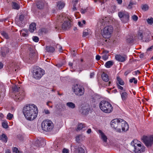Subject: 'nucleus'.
Masks as SVG:
<instances>
[{
	"label": "nucleus",
	"instance_id": "1a4fd4ad",
	"mask_svg": "<svg viewBox=\"0 0 153 153\" xmlns=\"http://www.w3.org/2000/svg\"><path fill=\"white\" fill-rule=\"evenodd\" d=\"M73 89L74 93L76 95L78 96H81L84 94V89L80 85L76 84L74 86Z\"/></svg>",
	"mask_w": 153,
	"mask_h": 153
},
{
	"label": "nucleus",
	"instance_id": "4468645a",
	"mask_svg": "<svg viewBox=\"0 0 153 153\" xmlns=\"http://www.w3.org/2000/svg\"><path fill=\"white\" fill-rule=\"evenodd\" d=\"M71 27V21L68 19L65 21L62 25V28L63 30H66Z\"/></svg>",
	"mask_w": 153,
	"mask_h": 153
},
{
	"label": "nucleus",
	"instance_id": "6e6552de",
	"mask_svg": "<svg viewBox=\"0 0 153 153\" xmlns=\"http://www.w3.org/2000/svg\"><path fill=\"white\" fill-rule=\"evenodd\" d=\"M136 140H134L131 142V145L134 147V152L136 153H140L144 152L145 150L144 146H142L141 144H137L135 143L137 142Z\"/></svg>",
	"mask_w": 153,
	"mask_h": 153
},
{
	"label": "nucleus",
	"instance_id": "ddd939ff",
	"mask_svg": "<svg viewBox=\"0 0 153 153\" xmlns=\"http://www.w3.org/2000/svg\"><path fill=\"white\" fill-rule=\"evenodd\" d=\"M122 122V126H121V131H128L129 129V126L128 123L123 120H121Z\"/></svg>",
	"mask_w": 153,
	"mask_h": 153
},
{
	"label": "nucleus",
	"instance_id": "0e129e2a",
	"mask_svg": "<svg viewBox=\"0 0 153 153\" xmlns=\"http://www.w3.org/2000/svg\"><path fill=\"white\" fill-rule=\"evenodd\" d=\"M144 56V53H142L140 55L139 57L140 59L143 58Z\"/></svg>",
	"mask_w": 153,
	"mask_h": 153
},
{
	"label": "nucleus",
	"instance_id": "7ed1b4c3",
	"mask_svg": "<svg viewBox=\"0 0 153 153\" xmlns=\"http://www.w3.org/2000/svg\"><path fill=\"white\" fill-rule=\"evenodd\" d=\"M41 127L42 130L46 132L51 131L54 126L52 122L48 120H44L42 123Z\"/></svg>",
	"mask_w": 153,
	"mask_h": 153
},
{
	"label": "nucleus",
	"instance_id": "e433bc0d",
	"mask_svg": "<svg viewBox=\"0 0 153 153\" xmlns=\"http://www.w3.org/2000/svg\"><path fill=\"white\" fill-rule=\"evenodd\" d=\"M135 3L132 1L131 0L130 1L129 4L127 7V8L128 9H130L132 8V6Z\"/></svg>",
	"mask_w": 153,
	"mask_h": 153
},
{
	"label": "nucleus",
	"instance_id": "2f4dec72",
	"mask_svg": "<svg viewBox=\"0 0 153 153\" xmlns=\"http://www.w3.org/2000/svg\"><path fill=\"white\" fill-rule=\"evenodd\" d=\"M117 83H118L119 85H124V82L119 76H117Z\"/></svg>",
	"mask_w": 153,
	"mask_h": 153
},
{
	"label": "nucleus",
	"instance_id": "f8f14e48",
	"mask_svg": "<svg viewBox=\"0 0 153 153\" xmlns=\"http://www.w3.org/2000/svg\"><path fill=\"white\" fill-rule=\"evenodd\" d=\"M25 95V93L22 91L15 95L14 100L16 102H19L22 100Z\"/></svg>",
	"mask_w": 153,
	"mask_h": 153
},
{
	"label": "nucleus",
	"instance_id": "c85d7f7f",
	"mask_svg": "<svg viewBox=\"0 0 153 153\" xmlns=\"http://www.w3.org/2000/svg\"><path fill=\"white\" fill-rule=\"evenodd\" d=\"M12 7L14 9L18 10L20 8V6L19 4L15 2H12Z\"/></svg>",
	"mask_w": 153,
	"mask_h": 153
},
{
	"label": "nucleus",
	"instance_id": "c9c22d12",
	"mask_svg": "<svg viewBox=\"0 0 153 153\" xmlns=\"http://www.w3.org/2000/svg\"><path fill=\"white\" fill-rule=\"evenodd\" d=\"M12 90L14 92H19L20 91V88L15 85L12 87Z\"/></svg>",
	"mask_w": 153,
	"mask_h": 153
},
{
	"label": "nucleus",
	"instance_id": "f03ea898",
	"mask_svg": "<svg viewBox=\"0 0 153 153\" xmlns=\"http://www.w3.org/2000/svg\"><path fill=\"white\" fill-rule=\"evenodd\" d=\"M99 106L101 110L106 113H109L113 110V107L111 105L106 101H101L99 103Z\"/></svg>",
	"mask_w": 153,
	"mask_h": 153
},
{
	"label": "nucleus",
	"instance_id": "13d9d810",
	"mask_svg": "<svg viewBox=\"0 0 153 153\" xmlns=\"http://www.w3.org/2000/svg\"><path fill=\"white\" fill-rule=\"evenodd\" d=\"M63 153H69V150L68 149L64 148L62 151Z\"/></svg>",
	"mask_w": 153,
	"mask_h": 153
},
{
	"label": "nucleus",
	"instance_id": "5fc2aeb1",
	"mask_svg": "<svg viewBox=\"0 0 153 153\" xmlns=\"http://www.w3.org/2000/svg\"><path fill=\"white\" fill-rule=\"evenodd\" d=\"M12 149L13 152V153H16V152H17L18 151V148L16 147H13Z\"/></svg>",
	"mask_w": 153,
	"mask_h": 153
},
{
	"label": "nucleus",
	"instance_id": "473e14b6",
	"mask_svg": "<svg viewBox=\"0 0 153 153\" xmlns=\"http://www.w3.org/2000/svg\"><path fill=\"white\" fill-rule=\"evenodd\" d=\"M90 30H85L83 32V36L85 37L90 34Z\"/></svg>",
	"mask_w": 153,
	"mask_h": 153
},
{
	"label": "nucleus",
	"instance_id": "6e6d98bb",
	"mask_svg": "<svg viewBox=\"0 0 153 153\" xmlns=\"http://www.w3.org/2000/svg\"><path fill=\"white\" fill-rule=\"evenodd\" d=\"M1 53L2 55L4 57L5 56L6 54L8 53V52L6 51L5 52L4 51H1Z\"/></svg>",
	"mask_w": 153,
	"mask_h": 153
},
{
	"label": "nucleus",
	"instance_id": "6ab92c4d",
	"mask_svg": "<svg viewBox=\"0 0 153 153\" xmlns=\"http://www.w3.org/2000/svg\"><path fill=\"white\" fill-rule=\"evenodd\" d=\"M20 33L21 36L26 37L28 36L29 32L27 29H23L20 31Z\"/></svg>",
	"mask_w": 153,
	"mask_h": 153
},
{
	"label": "nucleus",
	"instance_id": "cd10ccee",
	"mask_svg": "<svg viewBox=\"0 0 153 153\" xmlns=\"http://www.w3.org/2000/svg\"><path fill=\"white\" fill-rule=\"evenodd\" d=\"M97 41L95 42H97V45L98 46H101L103 45V43L104 41V40L102 39H97Z\"/></svg>",
	"mask_w": 153,
	"mask_h": 153
},
{
	"label": "nucleus",
	"instance_id": "a19ab883",
	"mask_svg": "<svg viewBox=\"0 0 153 153\" xmlns=\"http://www.w3.org/2000/svg\"><path fill=\"white\" fill-rule=\"evenodd\" d=\"M39 142L40 146H43L45 145V142L44 139H42L41 140H39Z\"/></svg>",
	"mask_w": 153,
	"mask_h": 153
},
{
	"label": "nucleus",
	"instance_id": "2eb2a0df",
	"mask_svg": "<svg viewBox=\"0 0 153 153\" xmlns=\"http://www.w3.org/2000/svg\"><path fill=\"white\" fill-rule=\"evenodd\" d=\"M97 133L100 135V136L101 137V139L103 142L105 143L106 142H107V138L104 133L100 130H98Z\"/></svg>",
	"mask_w": 153,
	"mask_h": 153
},
{
	"label": "nucleus",
	"instance_id": "4c0bfd02",
	"mask_svg": "<svg viewBox=\"0 0 153 153\" xmlns=\"http://www.w3.org/2000/svg\"><path fill=\"white\" fill-rule=\"evenodd\" d=\"M55 51V48H45V52H47L49 53H52Z\"/></svg>",
	"mask_w": 153,
	"mask_h": 153
},
{
	"label": "nucleus",
	"instance_id": "774afa93",
	"mask_svg": "<svg viewBox=\"0 0 153 153\" xmlns=\"http://www.w3.org/2000/svg\"><path fill=\"white\" fill-rule=\"evenodd\" d=\"M86 12V9H82L81 10V12L82 14H84Z\"/></svg>",
	"mask_w": 153,
	"mask_h": 153
},
{
	"label": "nucleus",
	"instance_id": "680f3d73",
	"mask_svg": "<svg viewBox=\"0 0 153 153\" xmlns=\"http://www.w3.org/2000/svg\"><path fill=\"white\" fill-rule=\"evenodd\" d=\"M130 72V71L129 70H127L125 72L124 75L125 76H127Z\"/></svg>",
	"mask_w": 153,
	"mask_h": 153
},
{
	"label": "nucleus",
	"instance_id": "8fccbe9b",
	"mask_svg": "<svg viewBox=\"0 0 153 153\" xmlns=\"http://www.w3.org/2000/svg\"><path fill=\"white\" fill-rule=\"evenodd\" d=\"M106 22L105 21V20L104 19H102V20H100L99 21V23H101V25H105L106 24Z\"/></svg>",
	"mask_w": 153,
	"mask_h": 153
},
{
	"label": "nucleus",
	"instance_id": "338daca9",
	"mask_svg": "<svg viewBox=\"0 0 153 153\" xmlns=\"http://www.w3.org/2000/svg\"><path fill=\"white\" fill-rule=\"evenodd\" d=\"M100 56L99 55H97L96 56V59L97 60H99L100 58Z\"/></svg>",
	"mask_w": 153,
	"mask_h": 153
},
{
	"label": "nucleus",
	"instance_id": "5701e85b",
	"mask_svg": "<svg viewBox=\"0 0 153 153\" xmlns=\"http://www.w3.org/2000/svg\"><path fill=\"white\" fill-rule=\"evenodd\" d=\"M36 29V24L35 23H32L30 24L29 28V30L30 32L31 33L33 32Z\"/></svg>",
	"mask_w": 153,
	"mask_h": 153
},
{
	"label": "nucleus",
	"instance_id": "423d86ee",
	"mask_svg": "<svg viewBox=\"0 0 153 153\" xmlns=\"http://www.w3.org/2000/svg\"><path fill=\"white\" fill-rule=\"evenodd\" d=\"M44 74V71L37 66L33 70V77L36 79H39Z\"/></svg>",
	"mask_w": 153,
	"mask_h": 153
},
{
	"label": "nucleus",
	"instance_id": "a878e982",
	"mask_svg": "<svg viewBox=\"0 0 153 153\" xmlns=\"http://www.w3.org/2000/svg\"><path fill=\"white\" fill-rule=\"evenodd\" d=\"M66 105L70 108L73 109L75 107V105L72 102H69L66 104Z\"/></svg>",
	"mask_w": 153,
	"mask_h": 153
},
{
	"label": "nucleus",
	"instance_id": "dca6fc26",
	"mask_svg": "<svg viewBox=\"0 0 153 153\" xmlns=\"http://www.w3.org/2000/svg\"><path fill=\"white\" fill-rule=\"evenodd\" d=\"M29 59H33L34 57L36 54V51L35 48H29Z\"/></svg>",
	"mask_w": 153,
	"mask_h": 153
},
{
	"label": "nucleus",
	"instance_id": "bf43d9fd",
	"mask_svg": "<svg viewBox=\"0 0 153 153\" xmlns=\"http://www.w3.org/2000/svg\"><path fill=\"white\" fill-rule=\"evenodd\" d=\"M117 87L119 89L122 90H123L125 91V90H124L123 87L120 85H118L117 84Z\"/></svg>",
	"mask_w": 153,
	"mask_h": 153
},
{
	"label": "nucleus",
	"instance_id": "9d476101",
	"mask_svg": "<svg viewBox=\"0 0 153 153\" xmlns=\"http://www.w3.org/2000/svg\"><path fill=\"white\" fill-rule=\"evenodd\" d=\"M137 36L139 40L141 42H148L150 39L149 38V35L147 33H143L142 30H140L138 33Z\"/></svg>",
	"mask_w": 153,
	"mask_h": 153
},
{
	"label": "nucleus",
	"instance_id": "a18cd8bd",
	"mask_svg": "<svg viewBox=\"0 0 153 153\" xmlns=\"http://www.w3.org/2000/svg\"><path fill=\"white\" fill-rule=\"evenodd\" d=\"M78 153H85V150L82 147H78Z\"/></svg>",
	"mask_w": 153,
	"mask_h": 153
},
{
	"label": "nucleus",
	"instance_id": "3c124183",
	"mask_svg": "<svg viewBox=\"0 0 153 153\" xmlns=\"http://www.w3.org/2000/svg\"><path fill=\"white\" fill-rule=\"evenodd\" d=\"M39 140H37L34 143V145L37 147H40L39 143Z\"/></svg>",
	"mask_w": 153,
	"mask_h": 153
},
{
	"label": "nucleus",
	"instance_id": "72a5a7b5",
	"mask_svg": "<svg viewBox=\"0 0 153 153\" xmlns=\"http://www.w3.org/2000/svg\"><path fill=\"white\" fill-rule=\"evenodd\" d=\"M1 34L2 36L7 39L9 38V37L7 33L4 31H1Z\"/></svg>",
	"mask_w": 153,
	"mask_h": 153
},
{
	"label": "nucleus",
	"instance_id": "bb28decb",
	"mask_svg": "<svg viewBox=\"0 0 153 153\" xmlns=\"http://www.w3.org/2000/svg\"><path fill=\"white\" fill-rule=\"evenodd\" d=\"M65 5V3L62 1H59L57 4V6L59 9H61L63 8Z\"/></svg>",
	"mask_w": 153,
	"mask_h": 153
},
{
	"label": "nucleus",
	"instance_id": "864d4df0",
	"mask_svg": "<svg viewBox=\"0 0 153 153\" xmlns=\"http://www.w3.org/2000/svg\"><path fill=\"white\" fill-rule=\"evenodd\" d=\"M18 137L19 139L21 140H22L24 139V137L22 135L19 134L18 135Z\"/></svg>",
	"mask_w": 153,
	"mask_h": 153
},
{
	"label": "nucleus",
	"instance_id": "9b49d317",
	"mask_svg": "<svg viewBox=\"0 0 153 153\" xmlns=\"http://www.w3.org/2000/svg\"><path fill=\"white\" fill-rule=\"evenodd\" d=\"M145 145L147 147L150 146L153 143V136L149 137L143 136L142 139Z\"/></svg>",
	"mask_w": 153,
	"mask_h": 153
},
{
	"label": "nucleus",
	"instance_id": "f704fd0d",
	"mask_svg": "<svg viewBox=\"0 0 153 153\" xmlns=\"http://www.w3.org/2000/svg\"><path fill=\"white\" fill-rule=\"evenodd\" d=\"M141 8L143 10L146 11L149 9V7L147 4H143L142 5Z\"/></svg>",
	"mask_w": 153,
	"mask_h": 153
},
{
	"label": "nucleus",
	"instance_id": "37998d69",
	"mask_svg": "<svg viewBox=\"0 0 153 153\" xmlns=\"http://www.w3.org/2000/svg\"><path fill=\"white\" fill-rule=\"evenodd\" d=\"M59 105L61 106V110H65L66 109V107L65 106V105L64 104H62V103H59V104L58 105Z\"/></svg>",
	"mask_w": 153,
	"mask_h": 153
},
{
	"label": "nucleus",
	"instance_id": "a211bd4d",
	"mask_svg": "<svg viewBox=\"0 0 153 153\" xmlns=\"http://www.w3.org/2000/svg\"><path fill=\"white\" fill-rule=\"evenodd\" d=\"M24 19V16L23 15H21L19 17V20L18 21H16L17 25L19 26H23V22Z\"/></svg>",
	"mask_w": 153,
	"mask_h": 153
},
{
	"label": "nucleus",
	"instance_id": "b1692460",
	"mask_svg": "<svg viewBox=\"0 0 153 153\" xmlns=\"http://www.w3.org/2000/svg\"><path fill=\"white\" fill-rule=\"evenodd\" d=\"M44 0L39 1L37 2L36 4L37 8L39 9H42L44 5Z\"/></svg>",
	"mask_w": 153,
	"mask_h": 153
},
{
	"label": "nucleus",
	"instance_id": "7c9ffc66",
	"mask_svg": "<svg viewBox=\"0 0 153 153\" xmlns=\"http://www.w3.org/2000/svg\"><path fill=\"white\" fill-rule=\"evenodd\" d=\"M1 138V140L5 143H6L7 142V137L5 134H2Z\"/></svg>",
	"mask_w": 153,
	"mask_h": 153
},
{
	"label": "nucleus",
	"instance_id": "052dcab7",
	"mask_svg": "<svg viewBox=\"0 0 153 153\" xmlns=\"http://www.w3.org/2000/svg\"><path fill=\"white\" fill-rule=\"evenodd\" d=\"M76 3H75L73 5V9H72L73 11H75L76 10V8L75 6H76V3H77V1H76Z\"/></svg>",
	"mask_w": 153,
	"mask_h": 153
},
{
	"label": "nucleus",
	"instance_id": "393cba45",
	"mask_svg": "<svg viewBox=\"0 0 153 153\" xmlns=\"http://www.w3.org/2000/svg\"><path fill=\"white\" fill-rule=\"evenodd\" d=\"M101 77L102 79L105 82H107L109 80L108 76V75L103 72L101 75Z\"/></svg>",
	"mask_w": 153,
	"mask_h": 153
},
{
	"label": "nucleus",
	"instance_id": "79ce46f5",
	"mask_svg": "<svg viewBox=\"0 0 153 153\" xmlns=\"http://www.w3.org/2000/svg\"><path fill=\"white\" fill-rule=\"evenodd\" d=\"M74 49V48H71V54L73 56H75L76 54V51Z\"/></svg>",
	"mask_w": 153,
	"mask_h": 153
},
{
	"label": "nucleus",
	"instance_id": "c03bdc74",
	"mask_svg": "<svg viewBox=\"0 0 153 153\" xmlns=\"http://www.w3.org/2000/svg\"><path fill=\"white\" fill-rule=\"evenodd\" d=\"M134 81V83L135 84H136L137 83V80L134 77H133L132 79H130L129 80V82L130 83H132Z\"/></svg>",
	"mask_w": 153,
	"mask_h": 153
},
{
	"label": "nucleus",
	"instance_id": "4d7b16f0",
	"mask_svg": "<svg viewBox=\"0 0 153 153\" xmlns=\"http://www.w3.org/2000/svg\"><path fill=\"white\" fill-rule=\"evenodd\" d=\"M64 17H63V16L59 15L58 17V19L59 20L61 21L62 20H63Z\"/></svg>",
	"mask_w": 153,
	"mask_h": 153
},
{
	"label": "nucleus",
	"instance_id": "69168bd1",
	"mask_svg": "<svg viewBox=\"0 0 153 153\" xmlns=\"http://www.w3.org/2000/svg\"><path fill=\"white\" fill-rule=\"evenodd\" d=\"M78 25L81 27H82L83 26L82 23L81 22H78Z\"/></svg>",
	"mask_w": 153,
	"mask_h": 153
},
{
	"label": "nucleus",
	"instance_id": "c756f323",
	"mask_svg": "<svg viewBox=\"0 0 153 153\" xmlns=\"http://www.w3.org/2000/svg\"><path fill=\"white\" fill-rule=\"evenodd\" d=\"M113 64V62L111 61L107 62L105 64V65L107 68H110Z\"/></svg>",
	"mask_w": 153,
	"mask_h": 153
},
{
	"label": "nucleus",
	"instance_id": "20e7f679",
	"mask_svg": "<svg viewBox=\"0 0 153 153\" xmlns=\"http://www.w3.org/2000/svg\"><path fill=\"white\" fill-rule=\"evenodd\" d=\"M121 119H115L113 120L111 122V127L113 128L116 131L120 132L121 131V126L122 124V122H121Z\"/></svg>",
	"mask_w": 153,
	"mask_h": 153
},
{
	"label": "nucleus",
	"instance_id": "603ef678",
	"mask_svg": "<svg viewBox=\"0 0 153 153\" xmlns=\"http://www.w3.org/2000/svg\"><path fill=\"white\" fill-rule=\"evenodd\" d=\"M132 18L134 21H136L137 20L138 18L137 16L135 15H134L132 16Z\"/></svg>",
	"mask_w": 153,
	"mask_h": 153
},
{
	"label": "nucleus",
	"instance_id": "aec40b11",
	"mask_svg": "<svg viewBox=\"0 0 153 153\" xmlns=\"http://www.w3.org/2000/svg\"><path fill=\"white\" fill-rule=\"evenodd\" d=\"M80 111L82 114L86 115L88 113V110L87 106H83L81 108Z\"/></svg>",
	"mask_w": 153,
	"mask_h": 153
},
{
	"label": "nucleus",
	"instance_id": "4be33fe9",
	"mask_svg": "<svg viewBox=\"0 0 153 153\" xmlns=\"http://www.w3.org/2000/svg\"><path fill=\"white\" fill-rule=\"evenodd\" d=\"M135 40L134 39L133 36L131 35H129L126 38V41L129 43L134 42Z\"/></svg>",
	"mask_w": 153,
	"mask_h": 153
},
{
	"label": "nucleus",
	"instance_id": "e2e57ef3",
	"mask_svg": "<svg viewBox=\"0 0 153 153\" xmlns=\"http://www.w3.org/2000/svg\"><path fill=\"white\" fill-rule=\"evenodd\" d=\"M63 65L62 63H59L56 65V66L59 68H60L62 67Z\"/></svg>",
	"mask_w": 153,
	"mask_h": 153
},
{
	"label": "nucleus",
	"instance_id": "49530a36",
	"mask_svg": "<svg viewBox=\"0 0 153 153\" xmlns=\"http://www.w3.org/2000/svg\"><path fill=\"white\" fill-rule=\"evenodd\" d=\"M13 117V115L10 113H8L7 115V118L8 120H11Z\"/></svg>",
	"mask_w": 153,
	"mask_h": 153
},
{
	"label": "nucleus",
	"instance_id": "09e8293b",
	"mask_svg": "<svg viewBox=\"0 0 153 153\" xmlns=\"http://www.w3.org/2000/svg\"><path fill=\"white\" fill-rule=\"evenodd\" d=\"M33 41L35 42H38L39 41V38L36 36H34L32 38Z\"/></svg>",
	"mask_w": 153,
	"mask_h": 153
},
{
	"label": "nucleus",
	"instance_id": "39448f33",
	"mask_svg": "<svg viewBox=\"0 0 153 153\" xmlns=\"http://www.w3.org/2000/svg\"><path fill=\"white\" fill-rule=\"evenodd\" d=\"M113 31V27L111 25H107L103 28L102 31V35L104 38L108 39L111 36Z\"/></svg>",
	"mask_w": 153,
	"mask_h": 153
},
{
	"label": "nucleus",
	"instance_id": "58836bf2",
	"mask_svg": "<svg viewBox=\"0 0 153 153\" xmlns=\"http://www.w3.org/2000/svg\"><path fill=\"white\" fill-rule=\"evenodd\" d=\"M148 23L150 25H152L153 23V18L151 17L147 19Z\"/></svg>",
	"mask_w": 153,
	"mask_h": 153
},
{
	"label": "nucleus",
	"instance_id": "f3484780",
	"mask_svg": "<svg viewBox=\"0 0 153 153\" xmlns=\"http://www.w3.org/2000/svg\"><path fill=\"white\" fill-rule=\"evenodd\" d=\"M115 58L117 61L121 62H123L126 60V58L120 54H117L115 56Z\"/></svg>",
	"mask_w": 153,
	"mask_h": 153
},
{
	"label": "nucleus",
	"instance_id": "ea45409f",
	"mask_svg": "<svg viewBox=\"0 0 153 153\" xmlns=\"http://www.w3.org/2000/svg\"><path fill=\"white\" fill-rule=\"evenodd\" d=\"M85 125L82 123L79 124L77 127V129L79 130H81L82 128L85 127Z\"/></svg>",
	"mask_w": 153,
	"mask_h": 153
},
{
	"label": "nucleus",
	"instance_id": "412c9836",
	"mask_svg": "<svg viewBox=\"0 0 153 153\" xmlns=\"http://www.w3.org/2000/svg\"><path fill=\"white\" fill-rule=\"evenodd\" d=\"M120 94L121 95V97L123 101H126L128 97V94L127 92H120Z\"/></svg>",
	"mask_w": 153,
	"mask_h": 153
},
{
	"label": "nucleus",
	"instance_id": "de8ad7c7",
	"mask_svg": "<svg viewBox=\"0 0 153 153\" xmlns=\"http://www.w3.org/2000/svg\"><path fill=\"white\" fill-rule=\"evenodd\" d=\"M2 126L4 128H7L8 127L7 123L5 121L3 122L2 123Z\"/></svg>",
	"mask_w": 153,
	"mask_h": 153
},
{
	"label": "nucleus",
	"instance_id": "0eeeda50",
	"mask_svg": "<svg viewBox=\"0 0 153 153\" xmlns=\"http://www.w3.org/2000/svg\"><path fill=\"white\" fill-rule=\"evenodd\" d=\"M118 15L121 21L123 23H125L128 22L129 19V16L128 12L122 10L118 12Z\"/></svg>",
	"mask_w": 153,
	"mask_h": 153
},
{
	"label": "nucleus",
	"instance_id": "f257e3e1",
	"mask_svg": "<svg viewBox=\"0 0 153 153\" xmlns=\"http://www.w3.org/2000/svg\"><path fill=\"white\" fill-rule=\"evenodd\" d=\"M23 112L27 120H33L37 117L38 114V108L34 104H29L23 108Z\"/></svg>",
	"mask_w": 153,
	"mask_h": 153
}]
</instances>
